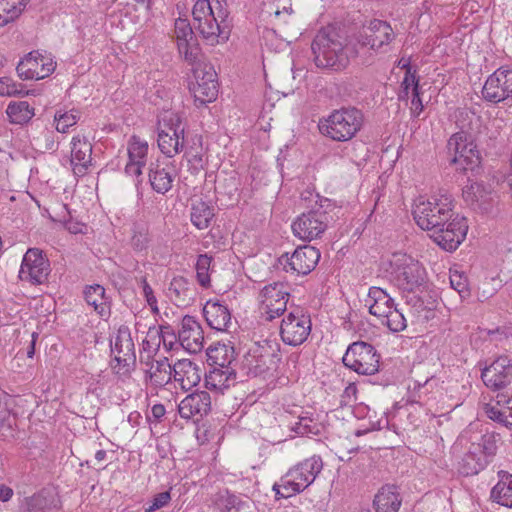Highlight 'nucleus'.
Here are the masks:
<instances>
[{"mask_svg":"<svg viewBox=\"0 0 512 512\" xmlns=\"http://www.w3.org/2000/svg\"><path fill=\"white\" fill-rule=\"evenodd\" d=\"M457 124L461 132L453 134L447 143V149L454 154L452 162L458 165L465 173L470 172L473 176L480 173L481 157L476 145L467 141V133H472L479 128L480 116L470 109L459 111Z\"/></svg>","mask_w":512,"mask_h":512,"instance_id":"f03ea898","label":"nucleus"},{"mask_svg":"<svg viewBox=\"0 0 512 512\" xmlns=\"http://www.w3.org/2000/svg\"><path fill=\"white\" fill-rule=\"evenodd\" d=\"M320 251L310 245L299 246L291 256L283 254L279 263L286 272H293L298 275H307L312 272L320 260Z\"/></svg>","mask_w":512,"mask_h":512,"instance_id":"f8f14e48","label":"nucleus"},{"mask_svg":"<svg viewBox=\"0 0 512 512\" xmlns=\"http://www.w3.org/2000/svg\"><path fill=\"white\" fill-rule=\"evenodd\" d=\"M173 379L183 390L188 391L200 382V369L189 359L178 360L173 365Z\"/></svg>","mask_w":512,"mask_h":512,"instance_id":"393cba45","label":"nucleus"},{"mask_svg":"<svg viewBox=\"0 0 512 512\" xmlns=\"http://www.w3.org/2000/svg\"><path fill=\"white\" fill-rule=\"evenodd\" d=\"M195 82L191 84L190 91L197 106L214 101L218 95V82L216 72L210 64H199L193 67Z\"/></svg>","mask_w":512,"mask_h":512,"instance_id":"1a4fd4ad","label":"nucleus"},{"mask_svg":"<svg viewBox=\"0 0 512 512\" xmlns=\"http://www.w3.org/2000/svg\"><path fill=\"white\" fill-rule=\"evenodd\" d=\"M407 67V71L405 73L404 79L401 83V87H404L405 89H414L415 87L420 89L419 86V79L416 76V71H412V68L410 64L404 65Z\"/></svg>","mask_w":512,"mask_h":512,"instance_id":"13d9d810","label":"nucleus"},{"mask_svg":"<svg viewBox=\"0 0 512 512\" xmlns=\"http://www.w3.org/2000/svg\"><path fill=\"white\" fill-rule=\"evenodd\" d=\"M333 204L329 199L320 201L309 211L298 216L291 225L293 234L303 240L310 242L320 238L330 222L329 210Z\"/></svg>","mask_w":512,"mask_h":512,"instance_id":"423d86ee","label":"nucleus"},{"mask_svg":"<svg viewBox=\"0 0 512 512\" xmlns=\"http://www.w3.org/2000/svg\"><path fill=\"white\" fill-rule=\"evenodd\" d=\"M112 352L116 353L115 360L118 364H123L124 366L128 365L129 361L135 359L134 343L127 327H121L118 330L114 345L112 346Z\"/></svg>","mask_w":512,"mask_h":512,"instance_id":"c756f323","label":"nucleus"},{"mask_svg":"<svg viewBox=\"0 0 512 512\" xmlns=\"http://www.w3.org/2000/svg\"><path fill=\"white\" fill-rule=\"evenodd\" d=\"M84 297L88 305L93 306L100 316L110 314V298L106 295L105 288L99 284L87 286Z\"/></svg>","mask_w":512,"mask_h":512,"instance_id":"2f4dec72","label":"nucleus"},{"mask_svg":"<svg viewBox=\"0 0 512 512\" xmlns=\"http://www.w3.org/2000/svg\"><path fill=\"white\" fill-rule=\"evenodd\" d=\"M185 128L178 114L171 113L163 118V126L158 129V147L167 157L178 154L184 143Z\"/></svg>","mask_w":512,"mask_h":512,"instance_id":"6e6552de","label":"nucleus"},{"mask_svg":"<svg viewBox=\"0 0 512 512\" xmlns=\"http://www.w3.org/2000/svg\"><path fill=\"white\" fill-rule=\"evenodd\" d=\"M27 0H0V26L17 19L24 11Z\"/></svg>","mask_w":512,"mask_h":512,"instance_id":"ea45409f","label":"nucleus"},{"mask_svg":"<svg viewBox=\"0 0 512 512\" xmlns=\"http://www.w3.org/2000/svg\"><path fill=\"white\" fill-rule=\"evenodd\" d=\"M453 200L449 195L420 197L413 207L416 224L431 232V238L446 251H454L464 241L468 224L467 219L453 211Z\"/></svg>","mask_w":512,"mask_h":512,"instance_id":"f257e3e1","label":"nucleus"},{"mask_svg":"<svg viewBox=\"0 0 512 512\" xmlns=\"http://www.w3.org/2000/svg\"><path fill=\"white\" fill-rule=\"evenodd\" d=\"M298 435H319L320 429L316 422L309 417H299L298 421L291 427Z\"/></svg>","mask_w":512,"mask_h":512,"instance_id":"8fccbe9b","label":"nucleus"},{"mask_svg":"<svg viewBox=\"0 0 512 512\" xmlns=\"http://www.w3.org/2000/svg\"><path fill=\"white\" fill-rule=\"evenodd\" d=\"M168 291L171 300L178 306L187 305L193 299L190 282L183 276L174 277Z\"/></svg>","mask_w":512,"mask_h":512,"instance_id":"c9c22d12","label":"nucleus"},{"mask_svg":"<svg viewBox=\"0 0 512 512\" xmlns=\"http://www.w3.org/2000/svg\"><path fill=\"white\" fill-rule=\"evenodd\" d=\"M382 324L386 325L392 332H400L407 326L403 313L400 312L395 306L390 310L389 313L382 317Z\"/></svg>","mask_w":512,"mask_h":512,"instance_id":"49530a36","label":"nucleus"},{"mask_svg":"<svg viewBox=\"0 0 512 512\" xmlns=\"http://www.w3.org/2000/svg\"><path fill=\"white\" fill-rule=\"evenodd\" d=\"M236 379V372L234 369H222L213 367L205 375V387L209 390L222 392L228 389L231 381Z\"/></svg>","mask_w":512,"mask_h":512,"instance_id":"72a5a7b5","label":"nucleus"},{"mask_svg":"<svg viewBox=\"0 0 512 512\" xmlns=\"http://www.w3.org/2000/svg\"><path fill=\"white\" fill-rule=\"evenodd\" d=\"M29 64L32 65L33 74H38L35 80H40L48 77L55 70V62L48 57L40 54L38 51H32L27 54Z\"/></svg>","mask_w":512,"mask_h":512,"instance_id":"e433bc0d","label":"nucleus"},{"mask_svg":"<svg viewBox=\"0 0 512 512\" xmlns=\"http://www.w3.org/2000/svg\"><path fill=\"white\" fill-rule=\"evenodd\" d=\"M142 284H143V293H144V296L146 298L148 305L154 304L156 297L154 296L153 289L148 284V282L146 281L145 278L142 279Z\"/></svg>","mask_w":512,"mask_h":512,"instance_id":"69168bd1","label":"nucleus"},{"mask_svg":"<svg viewBox=\"0 0 512 512\" xmlns=\"http://www.w3.org/2000/svg\"><path fill=\"white\" fill-rule=\"evenodd\" d=\"M488 462L489 459H486V455H482L474 447V449L469 450L462 459V473L466 475L478 474L486 467Z\"/></svg>","mask_w":512,"mask_h":512,"instance_id":"a19ab883","label":"nucleus"},{"mask_svg":"<svg viewBox=\"0 0 512 512\" xmlns=\"http://www.w3.org/2000/svg\"><path fill=\"white\" fill-rule=\"evenodd\" d=\"M168 165H163L159 160L149 165V183L153 191L159 194H166L173 185L174 176Z\"/></svg>","mask_w":512,"mask_h":512,"instance_id":"cd10ccee","label":"nucleus"},{"mask_svg":"<svg viewBox=\"0 0 512 512\" xmlns=\"http://www.w3.org/2000/svg\"><path fill=\"white\" fill-rule=\"evenodd\" d=\"M450 284L451 287L457 291L461 298H467L470 296V290L468 287L467 277L458 271L450 273Z\"/></svg>","mask_w":512,"mask_h":512,"instance_id":"603ef678","label":"nucleus"},{"mask_svg":"<svg viewBox=\"0 0 512 512\" xmlns=\"http://www.w3.org/2000/svg\"><path fill=\"white\" fill-rule=\"evenodd\" d=\"M160 333V326L150 327L147 332V339L150 340L154 352L158 351L161 345Z\"/></svg>","mask_w":512,"mask_h":512,"instance_id":"0e129e2a","label":"nucleus"},{"mask_svg":"<svg viewBox=\"0 0 512 512\" xmlns=\"http://www.w3.org/2000/svg\"><path fill=\"white\" fill-rule=\"evenodd\" d=\"M171 500L170 492L165 491L158 493L153 497L150 504L145 507V512H155L158 509H161L162 507L168 505V503Z\"/></svg>","mask_w":512,"mask_h":512,"instance_id":"5fc2aeb1","label":"nucleus"},{"mask_svg":"<svg viewBox=\"0 0 512 512\" xmlns=\"http://www.w3.org/2000/svg\"><path fill=\"white\" fill-rule=\"evenodd\" d=\"M394 265V282L403 291L412 292L425 282V269L411 257L403 256Z\"/></svg>","mask_w":512,"mask_h":512,"instance_id":"9b49d317","label":"nucleus"},{"mask_svg":"<svg viewBox=\"0 0 512 512\" xmlns=\"http://www.w3.org/2000/svg\"><path fill=\"white\" fill-rule=\"evenodd\" d=\"M280 486L282 488L281 497L283 498H289L305 490L297 479L290 476V471L281 477Z\"/></svg>","mask_w":512,"mask_h":512,"instance_id":"09e8293b","label":"nucleus"},{"mask_svg":"<svg viewBox=\"0 0 512 512\" xmlns=\"http://www.w3.org/2000/svg\"><path fill=\"white\" fill-rule=\"evenodd\" d=\"M71 165L73 172L77 176L86 174L91 165L92 145L86 138L75 136L72 138Z\"/></svg>","mask_w":512,"mask_h":512,"instance_id":"b1692460","label":"nucleus"},{"mask_svg":"<svg viewBox=\"0 0 512 512\" xmlns=\"http://www.w3.org/2000/svg\"><path fill=\"white\" fill-rule=\"evenodd\" d=\"M211 409V397L206 391H196L187 395L178 405V412L184 419H199Z\"/></svg>","mask_w":512,"mask_h":512,"instance_id":"6ab92c4d","label":"nucleus"},{"mask_svg":"<svg viewBox=\"0 0 512 512\" xmlns=\"http://www.w3.org/2000/svg\"><path fill=\"white\" fill-rule=\"evenodd\" d=\"M364 114L356 107L348 106L334 110L319 123L320 132L338 142L351 140L362 128Z\"/></svg>","mask_w":512,"mask_h":512,"instance_id":"20e7f679","label":"nucleus"},{"mask_svg":"<svg viewBox=\"0 0 512 512\" xmlns=\"http://www.w3.org/2000/svg\"><path fill=\"white\" fill-rule=\"evenodd\" d=\"M322 468L323 462L321 457L314 455L308 459H305L303 462L291 468L289 471L290 476H292L294 479H297L303 488L306 489L314 482Z\"/></svg>","mask_w":512,"mask_h":512,"instance_id":"a878e982","label":"nucleus"},{"mask_svg":"<svg viewBox=\"0 0 512 512\" xmlns=\"http://www.w3.org/2000/svg\"><path fill=\"white\" fill-rule=\"evenodd\" d=\"M80 118L78 110H70L68 112H57L54 116L56 121V130L61 133L67 132L69 127L74 126Z\"/></svg>","mask_w":512,"mask_h":512,"instance_id":"de8ad7c7","label":"nucleus"},{"mask_svg":"<svg viewBox=\"0 0 512 512\" xmlns=\"http://www.w3.org/2000/svg\"><path fill=\"white\" fill-rule=\"evenodd\" d=\"M394 38L395 33L388 22L374 19L360 33L359 43L375 51H387L386 47Z\"/></svg>","mask_w":512,"mask_h":512,"instance_id":"2eb2a0df","label":"nucleus"},{"mask_svg":"<svg viewBox=\"0 0 512 512\" xmlns=\"http://www.w3.org/2000/svg\"><path fill=\"white\" fill-rule=\"evenodd\" d=\"M482 96L492 103L512 98V70L499 68L491 74L483 86Z\"/></svg>","mask_w":512,"mask_h":512,"instance_id":"dca6fc26","label":"nucleus"},{"mask_svg":"<svg viewBox=\"0 0 512 512\" xmlns=\"http://www.w3.org/2000/svg\"><path fill=\"white\" fill-rule=\"evenodd\" d=\"M49 273V260L43 251L38 248L28 249L21 263L19 278L32 284H42L47 280Z\"/></svg>","mask_w":512,"mask_h":512,"instance_id":"ddd939ff","label":"nucleus"},{"mask_svg":"<svg viewBox=\"0 0 512 512\" xmlns=\"http://www.w3.org/2000/svg\"><path fill=\"white\" fill-rule=\"evenodd\" d=\"M365 302L369 307L370 314L378 318H382L394 307L393 298L384 289L376 286L369 289Z\"/></svg>","mask_w":512,"mask_h":512,"instance_id":"c85d7f7f","label":"nucleus"},{"mask_svg":"<svg viewBox=\"0 0 512 512\" xmlns=\"http://www.w3.org/2000/svg\"><path fill=\"white\" fill-rule=\"evenodd\" d=\"M499 481L492 488L490 498L502 505L512 507V474L506 471L498 472Z\"/></svg>","mask_w":512,"mask_h":512,"instance_id":"473e14b6","label":"nucleus"},{"mask_svg":"<svg viewBox=\"0 0 512 512\" xmlns=\"http://www.w3.org/2000/svg\"><path fill=\"white\" fill-rule=\"evenodd\" d=\"M160 339L161 344L166 351H172L180 345L179 334L175 333V330L170 325L160 326Z\"/></svg>","mask_w":512,"mask_h":512,"instance_id":"3c124183","label":"nucleus"},{"mask_svg":"<svg viewBox=\"0 0 512 512\" xmlns=\"http://www.w3.org/2000/svg\"><path fill=\"white\" fill-rule=\"evenodd\" d=\"M376 512H398L402 498L394 485L383 486L374 498Z\"/></svg>","mask_w":512,"mask_h":512,"instance_id":"7c9ffc66","label":"nucleus"},{"mask_svg":"<svg viewBox=\"0 0 512 512\" xmlns=\"http://www.w3.org/2000/svg\"><path fill=\"white\" fill-rule=\"evenodd\" d=\"M212 262V257L208 256L207 254H200L198 256L197 262H196V277L199 284L204 287L208 288L210 286V265Z\"/></svg>","mask_w":512,"mask_h":512,"instance_id":"c03bdc74","label":"nucleus"},{"mask_svg":"<svg viewBox=\"0 0 512 512\" xmlns=\"http://www.w3.org/2000/svg\"><path fill=\"white\" fill-rule=\"evenodd\" d=\"M32 65L29 64L27 55L18 63L16 67L17 74L22 80H34L38 74H33Z\"/></svg>","mask_w":512,"mask_h":512,"instance_id":"4d7b16f0","label":"nucleus"},{"mask_svg":"<svg viewBox=\"0 0 512 512\" xmlns=\"http://www.w3.org/2000/svg\"><path fill=\"white\" fill-rule=\"evenodd\" d=\"M465 203L474 211L486 214L492 211L496 195L489 185L473 182L466 185L462 192Z\"/></svg>","mask_w":512,"mask_h":512,"instance_id":"a211bd4d","label":"nucleus"},{"mask_svg":"<svg viewBox=\"0 0 512 512\" xmlns=\"http://www.w3.org/2000/svg\"><path fill=\"white\" fill-rule=\"evenodd\" d=\"M175 33L177 41L179 40H193V30L186 20L179 19L175 24Z\"/></svg>","mask_w":512,"mask_h":512,"instance_id":"6e6d98bb","label":"nucleus"},{"mask_svg":"<svg viewBox=\"0 0 512 512\" xmlns=\"http://www.w3.org/2000/svg\"><path fill=\"white\" fill-rule=\"evenodd\" d=\"M61 500L53 489H42L25 499L21 512H58Z\"/></svg>","mask_w":512,"mask_h":512,"instance_id":"4be33fe9","label":"nucleus"},{"mask_svg":"<svg viewBox=\"0 0 512 512\" xmlns=\"http://www.w3.org/2000/svg\"><path fill=\"white\" fill-rule=\"evenodd\" d=\"M311 49L318 68L341 71L350 61L347 39L332 26L322 28L315 36Z\"/></svg>","mask_w":512,"mask_h":512,"instance_id":"7ed1b4c3","label":"nucleus"},{"mask_svg":"<svg viewBox=\"0 0 512 512\" xmlns=\"http://www.w3.org/2000/svg\"><path fill=\"white\" fill-rule=\"evenodd\" d=\"M195 27L206 40L212 44L218 38L226 39L224 21L227 12L223 10L219 0H197L192 10Z\"/></svg>","mask_w":512,"mask_h":512,"instance_id":"39448f33","label":"nucleus"},{"mask_svg":"<svg viewBox=\"0 0 512 512\" xmlns=\"http://www.w3.org/2000/svg\"><path fill=\"white\" fill-rule=\"evenodd\" d=\"M342 361L358 374L373 375L378 372L380 355L371 344L357 341L349 345Z\"/></svg>","mask_w":512,"mask_h":512,"instance_id":"0eeeda50","label":"nucleus"},{"mask_svg":"<svg viewBox=\"0 0 512 512\" xmlns=\"http://www.w3.org/2000/svg\"><path fill=\"white\" fill-rule=\"evenodd\" d=\"M496 399H497V404H499V405L500 404H507V405L512 404V390H511V393L508 390L498 393L496 396Z\"/></svg>","mask_w":512,"mask_h":512,"instance_id":"774afa93","label":"nucleus"},{"mask_svg":"<svg viewBox=\"0 0 512 512\" xmlns=\"http://www.w3.org/2000/svg\"><path fill=\"white\" fill-rule=\"evenodd\" d=\"M43 138L45 140L44 148L46 150H57L58 143L54 140L53 133L50 131H46L43 133Z\"/></svg>","mask_w":512,"mask_h":512,"instance_id":"338daca9","label":"nucleus"},{"mask_svg":"<svg viewBox=\"0 0 512 512\" xmlns=\"http://www.w3.org/2000/svg\"><path fill=\"white\" fill-rule=\"evenodd\" d=\"M200 48L197 45H193L190 50L185 52L184 59L194 67H197L200 62Z\"/></svg>","mask_w":512,"mask_h":512,"instance_id":"e2e57ef3","label":"nucleus"},{"mask_svg":"<svg viewBox=\"0 0 512 512\" xmlns=\"http://www.w3.org/2000/svg\"><path fill=\"white\" fill-rule=\"evenodd\" d=\"M180 345L191 353L200 352L203 348L204 335L200 323L195 317L186 315L179 330Z\"/></svg>","mask_w":512,"mask_h":512,"instance_id":"aec40b11","label":"nucleus"},{"mask_svg":"<svg viewBox=\"0 0 512 512\" xmlns=\"http://www.w3.org/2000/svg\"><path fill=\"white\" fill-rule=\"evenodd\" d=\"M424 106L422 103V99L420 97V89L417 90L415 87L412 89V99H411V114L415 117H418L423 111Z\"/></svg>","mask_w":512,"mask_h":512,"instance_id":"052dcab7","label":"nucleus"},{"mask_svg":"<svg viewBox=\"0 0 512 512\" xmlns=\"http://www.w3.org/2000/svg\"><path fill=\"white\" fill-rule=\"evenodd\" d=\"M14 423L15 417L6 407L0 405V430L10 431Z\"/></svg>","mask_w":512,"mask_h":512,"instance_id":"bf43d9fd","label":"nucleus"},{"mask_svg":"<svg viewBox=\"0 0 512 512\" xmlns=\"http://www.w3.org/2000/svg\"><path fill=\"white\" fill-rule=\"evenodd\" d=\"M214 503L222 512H230L232 509L239 511L245 505V502L228 490L218 492L215 495Z\"/></svg>","mask_w":512,"mask_h":512,"instance_id":"37998d69","label":"nucleus"},{"mask_svg":"<svg viewBox=\"0 0 512 512\" xmlns=\"http://www.w3.org/2000/svg\"><path fill=\"white\" fill-rule=\"evenodd\" d=\"M23 94L22 85L17 84L10 77H0V95L17 96Z\"/></svg>","mask_w":512,"mask_h":512,"instance_id":"864d4df0","label":"nucleus"},{"mask_svg":"<svg viewBox=\"0 0 512 512\" xmlns=\"http://www.w3.org/2000/svg\"><path fill=\"white\" fill-rule=\"evenodd\" d=\"M127 153L128 162L125 166V173L130 176H141L142 168L147 162L148 143L140 139V137L133 135L128 141Z\"/></svg>","mask_w":512,"mask_h":512,"instance_id":"412c9836","label":"nucleus"},{"mask_svg":"<svg viewBox=\"0 0 512 512\" xmlns=\"http://www.w3.org/2000/svg\"><path fill=\"white\" fill-rule=\"evenodd\" d=\"M10 122L14 124H25L34 116V108L26 101L12 102L6 109Z\"/></svg>","mask_w":512,"mask_h":512,"instance_id":"79ce46f5","label":"nucleus"},{"mask_svg":"<svg viewBox=\"0 0 512 512\" xmlns=\"http://www.w3.org/2000/svg\"><path fill=\"white\" fill-rule=\"evenodd\" d=\"M261 295L263 300L261 301L260 311L265 321H272L284 314L290 296L284 283L274 282L266 285L262 289Z\"/></svg>","mask_w":512,"mask_h":512,"instance_id":"9d476101","label":"nucleus"},{"mask_svg":"<svg viewBox=\"0 0 512 512\" xmlns=\"http://www.w3.org/2000/svg\"><path fill=\"white\" fill-rule=\"evenodd\" d=\"M234 347L218 343L207 350L208 362L212 367L222 369H233L231 364L235 360Z\"/></svg>","mask_w":512,"mask_h":512,"instance_id":"f704fd0d","label":"nucleus"},{"mask_svg":"<svg viewBox=\"0 0 512 512\" xmlns=\"http://www.w3.org/2000/svg\"><path fill=\"white\" fill-rule=\"evenodd\" d=\"M203 315L212 329L228 331L232 325L230 310L219 301H207L203 307Z\"/></svg>","mask_w":512,"mask_h":512,"instance_id":"5701e85b","label":"nucleus"},{"mask_svg":"<svg viewBox=\"0 0 512 512\" xmlns=\"http://www.w3.org/2000/svg\"><path fill=\"white\" fill-rule=\"evenodd\" d=\"M273 354L264 348L257 347L250 350L244 357L243 367L247 369V374L254 377L263 375L271 369Z\"/></svg>","mask_w":512,"mask_h":512,"instance_id":"bb28decb","label":"nucleus"},{"mask_svg":"<svg viewBox=\"0 0 512 512\" xmlns=\"http://www.w3.org/2000/svg\"><path fill=\"white\" fill-rule=\"evenodd\" d=\"M481 378L492 390H504L512 381V362L508 356H499L482 369Z\"/></svg>","mask_w":512,"mask_h":512,"instance_id":"f3484780","label":"nucleus"},{"mask_svg":"<svg viewBox=\"0 0 512 512\" xmlns=\"http://www.w3.org/2000/svg\"><path fill=\"white\" fill-rule=\"evenodd\" d=\"M151 237L148 227L143 224H136L133 228V235L131 237V245L134 250L142 251L148 248Z\"/></svg>","mask_w":512,"mask_h":512,"instance_id":"a18cd8bd","label":"nucleus"},{"mask_svg":"<svg viewBox=\"0 0 512 512\" xmlns=\"http://www.w3.org/2000/svg\"><path fill=\"white\" fill-rule=\"evenodd\" d=\"M167 361V358L156 361V363L152 364L150 369L147 371L150 381L155 387H162L168 384L172 379L173 366H171Z\"/></svg>","mask_w":512,"mask_h":512,"instance_id":"58836bf2","label":"nucleus"},{"mask_svg":"<svg viewBox=\"0 0 512 512\" xmlns=\"http://www.w3.org/2000/svg\"><path fill=\"white\" fill-rule=\"evenodd\" d=\"M311 319L302 313L290 312L282 319L280 335L285 344L291 346L301 345L311 332Z\"/></svg>","mask_w":512,"mask_h":512,"instance_id":"4468645a","label":"nucleus"},{"mask_svg":"<svg viewBox=\"0 0 512 512\" xmlns=\"http://www.w3.org/2000/svg\"><path fill=\"white\" fill-rule=\"evenodd\" d=\"M485 413L489 419L496 421L500 424H503L506 411H503L495 406L487 404L485 406Z\"/></svg>","mask_w":512,"mask_h":512,"instance_id":"680f3d73","label":"nucleus"},{"mask_svg":"<svg viewBox=\"0 0 512 512\" xmlns=\"http://www.w3.org/2000/svg\"><path fill=\"white\" fill-rule=\"evenodd\" d=\"M214 217V208L202 200L193 202L191 208V222L198 229H206Z\"/></svg>","mask_w":512,"mask_h":512,"instance_id":"4c0bfd02","label":"nucleus"}]
</instances>
